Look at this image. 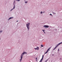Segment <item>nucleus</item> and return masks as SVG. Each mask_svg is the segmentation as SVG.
<instances>
[{
  "mask_svg": "<svg viewBox=\"0 0 62 62\" xmlns=\"http://www.w3.org/2000/svg\"><path fill=\"white\" fill-rule=\"evenodd\" d=\"M25 3H27V1H26L25 2Z\"/></svg>",
  "mask_w": 62,
  "mask_h": 62,
  "instance_id": "obj_17",
  "label": "nucleus"
},
{
  "mask_svg": "<svg viewBox=\"0 0 62 62\" xmlns=\"http://www.w3.org/2000/svg\"><path fill=\"white\" fill-rule=\"evenodd\" d=\"M50 15H51V16L52 15V14H50Z\"/></svg>",
  "mask_w": 62,
  "mask_h": 62,
  "instance_id": "obj_25",
  "label": "nucleus"
},
{
  "mask_svg": "<svg viewBox=\"0 0 62 62\" xmlns=\"http://www.w3.org/2000/svg\"><path fill=\"white\" fill-rule=\"evenodd\" d=\"M41 47H43V45H41Z\"/></svg>",
  "mask_w": 62,
  "mask_h": 62,
  "instance_id": "obj_19",
  "label": "nucleus"
},
{
  "mask_svg": "<svg viewBox=\"0 0 62 62\" xmlns=\"http://www.w3.org/2000/svg\"><path fill=\"white\" fill-rule=\"evenodd\" d=\"M15 1H14L13 2L14 4H15Z\"/></svg>",
  "mask_w": 62,
  "mask_h": 62,
  "instance_id": "obj_13",
  "label": "nucleus"
},
{
  "mask_svg": "<svg viewBox=\"0 0 62 62\" xmlns=\"http://www.w3.org/2000/svg\"><path fill=\"white\" fill-rule=\"evenodd\" d=\"M57 47H58V45H57L55 47V48H54V49L53 50H54L55 49H56Z\"/></svg>",
  "mask_w": 62,
  "mask_h": 62,
  "instance_id": "obj_5",
  "label": "nucleus"
},
{
  "mask_svg": "<svg viewBox=\"0 0 62 62\" xmlns=\"http://www.w3.org/2000/svg\"><path fill=\"white\" fill-rule=\"evenodd\" d=\"M42 11H41L40 12V14H42Z\"/></svg>",
  "mask_w": 62,
  "mask_h": 62,
  "instance_id": "obj_21",
  "label": "nucleus"
},
{
  "mask_svg": "<svg viewBox=\"0 0 62 62\" xmlns=\"http://www.w3.org/2000/svg\"><path fill=\"white\" fill-rule=\"evenodd\" d=\"M44 27H46V28H48V27H49V26H48L45 25L44 26Z\"/></svg>",
  "mask_w": 62,
  "mask_h": 62,
  "instance_id": "obj_3",
  "label": "nucleus"
},
{
  "mask_svg": "<svg viewBox=\"0 0 62 62\" xmlns=\"http://www.w3.org/2000/svg\"><path fill=\"white\" fill-rule=\"evenodd\" d=\"M36 48H37V50H39V47H37Z\"/></svg>",
  "mask_w": 62,
  "mask_h": 62,
  "instance_id": "obj_8",
  "label": "nucleus"
},
{
  "mask_svg": "<svg viewBox=\"0 0 62 62\" xmlns=\"http://www.w3.org/2000/svg\"><path fill=\"white\" fill-rule=\"evenodd\" d=\"M36 61H37V60L36 59Z\"/></svg>",
  "mask_w": 62,
  "mask_h": 62,
  "instance_id": "obj_30",
  "label": "nucleus"
},
{
  "mask_svg": "<svg viewBox=\"0 0 62 62\" xmlns=\"http://www.w3.org/2000/svg\"><path fill=\"white\" fill-rule=\"evenodd\" d=\"M51 48H52V47H49V48L47 50H48V51H49V50L50 49H51Z\"/></svg>",
  "mask_w": 62,
  "mask_h": 62,
  "instance_id": "obj_9",
  "label": "nucleus"
},
{
  "mask_svg": "<svg viewBox=\"0 0 62 62\" xmlns=\"http://www.w3.org/2000/svg\"><path fill=\"white\" fill-rule=\"evenodd\" d=\"M16 1H18L19 2V1H20V0H16Z\"/></svg>",
  "mask_w": 62,
  "mask_h": 62,
  "instance_id": "obj_16",
  "label": "nucleus"
},
{
  "mask_svg": "<svg viewBox=\"0 0 62 62\" xmlns=\"http://www.w3.org/2000/svg\"><path fill=\"white\" fill-rule=\"evenodd\" d=\"M0 32H2V31H0Z\"/></svg>",
  "mask_w": 62,
  "mask_h": 62,
  "instance_id": "obj_27",
  "label": "nucleus"
},
{
  "mask_svg": "<svg viewBox=\"0 0 62 62\" xmlns=\"http://www.w3.org/2000/svg\"><path fill=\"white\" fill-rule=\"evenodd\" d=\"M1 32V31H0V33Z\"/></svg>",
  "mask_w": 62,
  "mask_h": 62,
  "instance_id": "obj_31",
  "label": "nucleus"
},
{
  "mask_svg": "<svg viewBox=\"0 0 62 62\" xmlns=\"http://www.w3.org/2000/svg\"><path fill=\"white\" fill-rule=\"evenodd\" d=\"M61 44V43H59L57 45H58V46L59 45H60V44Z\"/></svg>",
  "mask_w": 62,
  "mask_h": 62,
  "instance_id": "obj_12",
  "label": "nucleus"
},
{
  "mask_svg": "<svg viewBox=\"0 0 62 62\" xmlns=\"http://www.w3.org/2000/svg\"><path fill=\"white\" fill-rule=\"evenodd\" d=\"M18 22V21H16V22Z\"/></svg>",
  "mask_w": 62,
  "mask_h": 62,
  "instance_id": "obj_29",
  "label": "nucleus"
},
{
  "mask_svg": "<svg viewBox=\"0 0 62 62\" xmlns=\"http://www.w3.org/2000/svg\"><path fill=\"white\" fill-rule=\"evenodd\" d=\"M57 47H58V45H57L55 47V48H54V49L53 50H54L55 49H56Z\"/></svg>",
  "mask_w": 62,
  "mask_h": 62,
  "instance_id": "obj_6",
  "label": "nucleus"
},
{
  "mask_svg": "<svg viewBox=\"0 0 62 62\" xmlns=\"http://www.w3.org/2000/svg\"><path fill=\"white\" fill-rule=\"evenodd\" d=\"M42 61H41V60H40V61H39V62H42Z\"/></svg>",
  "mask_w": 62,
  "mask_h": 62,
  "instance_id": "obj_18",
  "label": "nucleus"
},
{
  "mask_svg": "<svg viewBox=\"0 0 62 62\" xmlns=\"http://www.w3.org/2000/svg\"><path fill=\"white\" fill-rule=\"evenodd\" d=\"M13 17H10L9 19V20L10 19H13Z\"/></svg>",
  "mask_w": 62,
  "mask_h": 62,
  "instance_id": "obj_10",
  "label": "nucleus"
},
{
  "mask_svg": "<svg viewBox=\"0 0 62 62\" xmlns=\"http://www.w3.org/2000/svg\"><path fill=\"white\" fill-rule=\"evenodd\" d=\"M61 44H62V42H61Z\"/></svg>",
  "mask_w": 62,
  "mask_h": 62,
  "instance_id": "obj_28",
  "label": "nucleus"
},
{
  "mask_svg": "<svg viewBox=\"0 0 62 62\" xmlns=\"http://www.w3.org/2000/svg\"><path fill=\"white\" fill-rule=\"evenodd\" d=\"M25 54H27V53L26 52H24L21 54V57H20L21 59H20V62H21L22 60V59H23V55Z\"/></svg>",
  "mask_w": 62,
  "mask_h": 62,
  "instance_id": "obj_1",
  "label": "nucleus"
},
{
  "mask_svg": "<svg viewBox=\"0 0 62 62\" xmlns=\"http://www.w3.org/2000/svg\"><path fill=\"white\" fill-rule=\"evenodd\" d=\"M43 57H44V55H43L42 56V58H43Z\"/></svg>",
  "mask_w": 62,
  "mask_h": 62,
  "instance_id": "obj_20",
  "label": "nucleus"
},
{
  "mask_svg": "<svg viewBox=\"0 0 62 62\" xmlns=\"http://www.w3.org/2000/svg\"><path fill=\"white\" fill-rule=\"evenodd\" d=\"M29 25H30V23L26 24L27 27L28 28V30H29Z\"/></svg>",
  "mask_w": 62,
  "mask_h": 62,
  "instance_id": "obj_2",
  "label": "nucleus"
},
{
  "mask_svg": "<svg viewBox=\"0 0 62 62\" xmlns=\"http://www.w3.org/2000/svg\"><path fill=\"white\" fill-rule=\"evenodd\" d=\"M47 61H48V60H46L45 62H47Z\"/></svg>",
  "mask_w": 62,
  "mask_h": 62,
  "instance_id": "obj_14",
  "label": "nucleus"
},
{
  "mask_svg": "<svg viewBox=\"0 0 62 62\" xmlns=\"http://www.w3.org/2000/svg\"><path fill=\"white\" fill-rule=\"evenodd\" d=\"M15 5H14V7L13 9H12L11 10V11H12L13 9H14L15 8Z\"/></svg>",
  "mask_w": 62,
  "mask_h": 62,
  "instance_id": "obj_4",
  "label": "nucleus"
},
{
  "mask_svg": "<svg viewBox=\"0 0 62 62\" xmlns=\"http://www.w3.org/2000/svg\"><path fill=\"white\" fill-rule=\"evenodd\" d=\"M48 51H49L48 50H47L46 51V53H45V54H46L47 53H48Z\"/></svg>",
  "mask_w": 62,
  "mask_h": 62,
  "instance_id": "obj_7",
  "label": "nucleus"
},
{
  "mask_svg": "<svg viewBox=\"0 0 62 62\" xmlns=\"http://www.w3.org/2000/svg\"><path fill=\"white\" fill-rule=\"evenodd\" d=\"M60 60H61V59H62V58H60Z\"/></svg>",
  "mask_w": 62,
  "mask_h": 62,
  "instance_id": "obj_26",
  "label": "nucleus"
},
{
  "mask_svg": "<svg viewBox=\"0 0 62 62\" xmlns=\"http://www.w3.org/2000/svg\"><path fill=\"white\" fill-rule=\"evenodd\" d=\"M42 31L44 32V33H45V31H45V30H42Z\"/></svg>",
  "mask_w": 62,
  "mask_h": 62,
  "instance_id": "obj_11",
  "label": "nucleus"
},
{
  "mask_svg": "<svg viewBox=\"0 0 62 62\" xmlns=\"http://www.w3.org/2000/svg\"><path fill=\"white\" fill-rule=\"evenodd\" d=\"M58 51H59V49H58Z\"/></svg>",
  "mask_w": 62,
  "mask_h": 62,
  "instance_id": "obj_23",
  "label": "nucleus"
},
{
  "mask_svg": "<svg viewBox=\"0 0 62 62\" xmlns=\"http://www.w3.org/2000/svg\"><path fill=\"white\" fill-rule=\"evenodd\" d=\"M36 60H37L38 59V58L37 57V58H36Z\"/></svg>",
  "mask_w": 62,
  "mask_h": 62,
  "instance_id": "obj_24",
  "label": "nucleus"
},
{
  "mask_svg": "<svg viewBox=\"0 0 62 62\" xmlns=\"http://www.w3.org/2000/svg\"><path fill=\"white\" fill-rule=\"evenodd\" d=\"M43 58H42L41 59V60L42 61V60H43Z\"/></svg>",
  "mask_w": 62,
  "mask_h": 62,
  "instance_id": "obj_15",
  "label": "nucleus"
},
{
  "mask_svg": "<svg viewBox=\"0 0 62 62\" xmlns=\"http://www.w3.org/2000/svg\"><path fill=\"white\" fill-rule=\"evenodd\" d=\"M34 49H35V50H37V48H34Z\"/></svg>",
  "mask_w": 62,
  "mask_h": 62,
  "instance_id": "obj_22",
  "label": "nucleus"
}]
</instances>
